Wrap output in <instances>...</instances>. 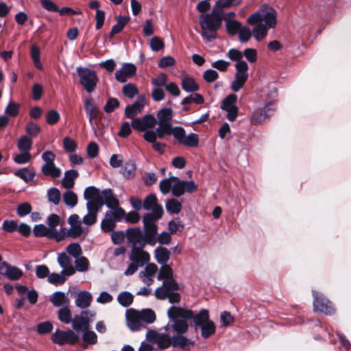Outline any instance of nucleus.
Here are the masks:
<instances>
[{"instance_id": "obj_1", "label": "nucleus", "mask_w": 351, "mask_h": 351, "mask_svg": "<svg viewBox=\"0 0 351 351\" xmlns=\"http://www.w3.org/2000/svg\"><path fill=\"white\" fill-rule=\"evenodd\" d=\"M167 315L173 322L170 327L173 332H176V334H184L189 328L187 320L193 317V311L180 306H172L169 308Z\"/></svg>"}, {"instance_id": "obj_2", "label": "nucleus", "mask_w": 351, "mask_h": 351, "mask_svg": "<svg viewBox=\"0 0 351 351\" xmlns=\"http://www.w3.org/2000/svg\"><path fill=\"white\" fill-rule=\"evenodd\" d=\"M216 9H213L210 14H206L199 20L202 28V36L208 41H212L216 38V32L221 28L222 18Z\"/></svg>"}, {"instance_id": "obj_3", "label": "nucleus", "mask_w": 351, "mask_h": 351, "mask_svg": "<svg viewBox=\"0 0 351 351\" xmlns=\"http://www.w3.org/2000/svg\"><path fill=\"white\" fill-rule=\"evenodd\" d=\"M77 73L80 77V83L88 93L95 90L98 77L95 71L86 67H77Z\"/></svg>"}, {"instance_id": "obj_4", "label": "nucleus", "mask_w": 351, "mask_h": 351, "mask_svg": "<svg viewBox=\"0 0 351 351\" xmlns=\"http://www.w3.org/2000/svg\"><path fill=\"white\" fill-rule=\"evenodd\" d=\"M237 72L235 79L232 82L230 88L234 92L239 91L248 78V65L245 61H239L235 64Z\"/></svg>"}, {"instance_id": "obj_5", "label": "nucleus", "mask_w": 351, "mask_h": 351, "mask_svg": "<svg viewBox=\"0 0 351 351\" xmlns=\"http://www.w3.org/2000/svg\"><path fill=\"white\" fill-rule=\"evenodd\" d=\"M237 95L230 94L222 101L221 108L227 112L226 118L230 121H234L239 114V108L236 106Z\"/></svg>"}, {"instance_id": "obj_6", "label": "nucleus", "mask_w": 351, "mask_h": 351, "mask_svg": "<svg viewBox=\"0 0 351 351\" xmlns=\"http://www.w3.org/2000/svg\"><path fill=\"white\" fill-rule=\"evenodd\" d=\"M54 343L62 346L66 343L75 345L79 340V336L73 330L62 331L58 329L51 336Z\"/></svg>"}, {"instance_id": "obj_7", "label": "nucleus", "mask_w": 351, "mask_h": 351, "mask_svg": "<svg viewBox=\"0 0 351 351\" xmlns=\"http://www.w3.org/2000/svg\"><path fill=\"white\" fill-rule=\"evenodd\" d=\"M314 295L313 306L315 311L323 313L327 315H333L335 308L332 303L322 295Z\"/></svg>"}, {"instance_id": "obj_8", "label": "nucleus", "mask_w": 351, "mask_h": 351, "mask_svg": "<svg viewBox=\"0 0 351 351\" xmlns=\"http://www.w3.org/2000/svg\"><path fill=\"white\" fill-rule=\"evenodd\" d=\"M147 244V243L143 242L139 246H132L131 250L130 260L140 265V267H143L150 260L149 254L143 250V248Z\"/></svg>"}, {"instance_id": "obj_9", "label": "nucleus", "mask_w": 351, "mask_h": 351, "mask_svg": "<svg viewBox=\"0 0 351 351\" xmlns=\"http://www.w3.org/2000/svg\"><path fill=\"white\" fill-rule=\"evenodd\" d=\"M197 185L193 180H178L172 186L171 192L174 197H178L184 193H192L197 191Z\"/></svg>"}, {"instance_id": "obj_10", "label": "nucleus", "mask_w": 351, "mask_h": 351, "mask_svg": "<svg viewBox=\"0 0 351 351\" xmlns=\"http://www.w3.org/2000/svg\"><path fill=\"white\" fill-rule=\"evenodd\" d=\"M274 103L269 102L263 108L256 110L252 117L251 123L253 125H258L262 123L266 119L269 118L274 112Z\"/></svg>"}, {"instance_id": "obj_11", "label": "nucleus", "mask_w": 351, "mask_h": 351, "mask_svg": "<svg viewBox=\"0 0 351 351\" xmlns=\"http://www.w3.org/2000/svg\"><path fill=\"white\" fill-rule=\"evenodd\" d=\"M92 315L89 311H83L80 315H76L72 320V326L76 331H83L89 329Z\"/></svg>"}, {"instance_id": "obj_12", "label": "nucleus", "mask_w": 351, "mask_h": 351, "mask_svg": "<svg viewBox=\"0 0 351 351\" xmlns=\"http://www.w3.org/2000/svg\"><path fill=\"white\" fill-rule=\"evenodd\" d=\"M136 66L132 63H124L122 67L115 72V79L124 83L128 78H131L136 75Z\"/></svg>"}, {"instance_id": "obj_13", "label": "nucleus", "mask_w": 351, "mask_h": 351, "mask_svg": "<svg viewBox=\"0 0 351 351\" xmlns=\"http://www.w3.org/2000/svg\"><path fill=\"white\" fill-rule=\"evenodd\" d=\"M84 107L90 124H93L94 119H101L102 117V112L95 105L92 97L85 99L84 101Z\"/></svg>"}, {"instance_id": "obj_14", "label": "nucleus", "mask_w": 351, "mask_h": 351, "mask_svg": "<svg viewBox=\"0 0 351 351\" xmlns=\"http://www.w3.org/2000/svg\"><path fill=\"white\" fill-rule=\"evenodd\" d=\"M47 223L49 226V229L52 231V234L56 237V241L60 242L66 238L64 228H62V231L58 232L56 227L60 223V218L57 214H51L47 219Z\"/></svg>"}, {"instance_id": "obj_15", "label": "nucleus", "mask_w": 351, "mask_h": 351, "mask_svg": "<svg viewBox=\"0 0 351 351\" xmlns=\"http://www.w3.org/2000/svg\"><path fill=\"white\" fill-rule=\"evenodd\" d=\"M127 320L128 327L132 331H137L143 326L139 315V311L134 309L127 311Z\"/></svg>"}, {"instance_id": "obj_16", "label": "nucleus", "mask_w": 351, "mask_h": 351, "mask_svg": "<svg viewBox=\"0 0 351 351\" xmlns=\"http://www.w3.org/2000/svg\"><path fill=\"white\" fill-rule=\"evenodd\" d=\"M126 237L128 241L136 246V244L141 245L145 241V235L143 234L140 228H130L126 230Z\"/></svg>"}, {"instance_id": "obj_17", "label": "nucleus", "mask_w": 351, "mask_h": 351, "mask_svg": "<svg viewBox=\"0 0 351 351\" xmlns=\"http://www.w3.org/2000/svg\"><path fill=\"white\" fill-rule=\"evenodd\" d=\"M143 137L145 141L152 143V148L154 151L158 152L159 154H162L165 152L166 144L158 142L154 134V130H148L144 132Z\"/></svg>"}, {"instance_id": "obj_18", "label": "nucleus", "mask_w": 351, "mask_h": 351, "mask_svg": "<svg viewBox=\"0 0 351 351\" xmlns=\"http://www.w3.org/2000/svg\"><path fill=\"white\" fill-rule=\"evenodd\" d=\"M145 232V243L154 246L157 243L158 225L156 223L143 226Z\"/></svg>"}, {"instance_id": "obj_19", "label": "nucleus", "mask_w": 351, "mask_h": 351, "mask_svg": "<svg viewBox=\"0 0 351 351\" xmlns=\"http://www.w3.org/2000/svg\"><path fill=\"white\" fill-rule=\"evenodd\" d=\"M172 346L173 348H181L184 350H189L190 346H194L195 341H192L183 334H176L172 337Z\"/></svg>"}, {"instance_id": "obj_20", "label": "nucleus", "mask_w": 351, "mask_h": 351, "mask_svg": "<svg viewBox=\"0 0 351 351\" xmlns=\"http://www.w3.org/2000/svg\"><path fill=\"white\" fill-rule=\"evenodd\" d=\"M164 214L162 206H157L153 212L145 213L143 217V226L156 223L157 221L160 219Z\"/></svg>"}, {"instance_id": "obj_21", "label": "nucleus", "mask_w": 351, "mask_h": 351, "mask_svg": "<svg viewBox=\"0 0 351 351\" xmlns=\"http://www.w3.org/2000/svg\"><path fill=\"white\" fill-rule=\"evenodd\" d=\"M101 196L104 198V204L109 208H117L119 205L118 199L114 195L111 189H106L101 191Z\"/></svg>"}, {"instance_id": "obj_22", "label": "nucleus", "mask_w": 351, "mask_h": 351, "mask_svg": "<svg viewBox=\"0 0 351 351\" xmlns=\"http://www.w3.org/2000/svg\"><path fill=\"white\" fill-rule=\"evenodd\" d=\"M173 125L171 123H158V128L154 131L155 137L163 139L166 136L171 135Z\"/></svg>"}, {"instance_id": "obj_23", "label": "nucleus", "mask_w": 351, "mask_h": 351, "mask_svg": "<svg viewBox=\"0 0 351 351\" xmlns=\"http://www.w3.org/2000/svg\"><path fill=\"white\" fill-rule=\"evenodd\" d=\"M92 300V295L86 291H82L78 293L75 304L79 308H86L90 305Z\"/></svg>"}, {"instance_id": "obj_24", "label": "nucleus", "mask_w": 351, "mask_h": 351, "mask_svg": "<svg viewBox=\"0 0 351 351\" xmlns=\"http://www.w3.org/2000/svg\"><path fill=\"white\" fill-rule=\"evenodd\" d=\"M33 233L36 237H47L56 241V237L52 234V231L44 224L35 225L33 228Z\"/></svg>"}, {"instance_id": "obj_25", "label": "nucleus", "mask_w": 351, "mask_h": 351, "mask_svg": "<svg viewBox=\"0 0 351 351\" xmlns=\"http://www.w3.org/2000/svg\"><path fill=\"white\" fill-rule=\"evenodd\" d=\"M50 302L54 306H68L70 303L69 299L66 296L65 293L62 291H56L53 293L50 298Z\"/></svg>"}, {"instance_id": "obj_26", "label": "nucleus", "mask_w": 351, "mask_h": 351, "mask_svg": "<svg viewBox=\"0 0 351 351\" xmlns=\"http://www.w3.org/2000/svg\"><path fill=\"white\" fill-rule=\"evenodd\" d=\"M79 176L77 171L75 169L67 170L64 173V177L62 180V184L66 189L73 187L75 179Z\"/></svg>"}, {"instance_id": "obj_27", "label": "nucleus", "mask_w": 351, "mask_h": 351, "mask_svg": "<svg viewBox=\"0 0 351 351\" xmlns=\"http://www.w3.org/2000/svg\"><path fill=\"white\" fill-rule=\"evenodd\" d=\"M181 86L186 93H194L199 90V86L193 77L186 76L182 80Z\"/></svg>"}, {"instance_id": "obj_28", "label": "nucleus", "mask_w": 351, "mask_h": 351, "mask_svg": "<svg viewBox=\"0 0 351 351\" xmlns=\"http://www.w3.org/2000/svg\"><path fill=\"white\" fill-rule=\"evenodd\" d=\"M143 104L136 101L131 105H128L125 109V116L128 119H134L138 112H141L143 108Z\"/></svg>"}, {"instance_id": "obj_29", "label": "nucleus", "mask_w": 351, "mask_h": 351, "mask_svg": "<svg viewBox=\"0 0 351 351\" xmlns=\"http://www.w3.org/2000/svg\"><path fill=\"white\" fill-rule=\"evenodd\" d=\"M41 171L45 176H50L52 178H59L61 175V170L55 165V163L44 164Z\"/></svg>"}, {"instance_id": "obj_30", "label": "nucleus", "mask_w": 351, "mask_h": 351, "mask_svg": "<svg viewBox=\"0 0 351 351\" xmlns=\"http://www.w3.org/2000/svg\"><path fill=\"white\" fill-rule=\"evenodd\" d=\"M155 258L159 264H166L170 258V252L167 248L158 246L154 250Z\"/></svg>"}, {"instance_id": "obj_31", "label": "nucleus", "mask_w": 351, "mask_h": 351, "mask_svg": "<svg viewBox=\"0 0 351 351\" xmlns=\"http://www.w3.org/2000/svg\"><path fill=\"white\" fill-rule=\"evenodd\" d=\"M153 333L156 337L154 341L157 342L159 348L164 350L172 346V337L171 338L168 335H158L154 331H153Z\"/></svg>"}, {"instance_id": "obj_32", "label": "nucleus", "mask_w": 351, "mask_h": 351, "mask_svg": "<svg viewBox=\"0 0 351 351\" xmlns=\"http://www.w3.org/2000/svg\"><path fill=\"white\" fill-rule=\"evenodd\" d=\"M240 3V0H218L213 7L219 14H223V9L237 5Z\"/></svg>"}, {"instance_id": "obj_33", "label": "nucleus", "mask_w": 351, "mask_h": 351, "mask_svg": "<svg viewBox=\"0 0 351 351\" xmlns=\"http://www.w3.org/2000/svg\"><path fill=\"white\" fill-rule=\"evenodd\" d=\"M101 195L99 189L93 186L86 187L84 192V197L87 201L104 199Z\"/></svg>"}, {"instance_id": "obj_34", "label": "nucleus", "mask_w": 351, "mask_h": 351, "mask_svg": "<svg viewBox=\"0 0 351 351\" xmlns=\"http://www.w3.org/2000/svg\"><path fill=\"white\" fill-rule=\"evenodd\" d=\"M143 208L146 210H152L153 212L154 209L157 206H162V205L158 203V198L154 193H151L147 195L143 202Z\"/></svg>"}, {"instance_id": "obj_35", "label": "nucleus", "mask_w": 351, "mask_h": 351, "mask_svg": "<svg viewBox=\"0 0 351 351\" xmlns=\"http://www.w3.org/2000/svg\"><path fill=\"white\" fill-rule=\"evenodd\" d=\"M157 123H171L173 116V112L171 108H163L157 112Z\"/></svg>"}, {"instance_id": "obj_36", "label": "nucleus", "mask_w": 351, "mask_h": 351, "mask_svg": "<svg viewBox=\"0 0 351 351\" xmlns=\"http://www.w3.org/2000/svg\"><path fill=\"white\" fill-rule=\"evenodd\" d=\"M166 209L170 214H178L182 208V204L176 199H168L165 203Z\"/></svg>"}, {"instance_id": "obj_37", "label": "nucleus", "mask_w": 351, "mask_h": 351, "mask_svg": "<svg viewBox=\"0 0 351 351\" xmlns=\"http://www.w3.org/2000/svg\"><path fill=\"white\" fill-rule=\"evenodd\" d=\"M139 315L141 317V322L143 324H152L154 322L156 319V315L155 312L150 308L143 309L139 311Z\"/></svg>"}, {"instance_id": "obj_38", "label": "nucleus", "mask_w": 351, "mask_h": 351, "mask_svg": "<svg viewBox=\"0 0 351 351\" xmlns=\"http://www.w3.org/2000/svg\"><path fill=\"white\" fill-rule=\"evenodd\" d=\"M201 328V335L204 339H208L212 335L215 334L216 327L215 323L209 320L204 324L200 326Z\"/></svg>"}, {"instance_id": "obj_39", "label": "nucleus", "mask_w": 351, "mask_h": 351, "mask_svg": "<svg viewBox=\"0 0 351 351\" xmlns=\"http://www.w3.org/2000/svg\"><path fill=\"white\" fill-rule=\"evenodd\" d=\"M196 326H201L208 321L209 319V313L206 309H202L197 315H194L191 318Z\"/></svg>"}, {"instance_id": "obj_40", "label": "nucleus", "mask_w": 351, "mask_h": 351, "mask_svg": "<svg viewBox=\"0 0 351 351\" xmlns=\"http://www.w3.org/2000/svg\"><path fill=\"white\" fill-rule=\"evenodd\" d=\"M173 277V271L171 267L168 264H162L157 276L158 280L169 279Z\"/></svg>"}, {"instance_id": "obj_41", "label": "nucleus", "mask_w": 351, "mask_h": 351, "mask_svg": "<svg viewBox=\"0 0 351 351\" xmlns=\"http://www.w3.org/2000/svg\"><path fill=\"white\" fill-rule=\"evenodd\" d=\"M268 27H266V25L261 23L257 24L254 28L253 29V34L254 37L257 40H261L263 39L267 34Z\"/></svg>"}, {"instance_id": "obj_42", "label": "nucleus", "mask_w": 351, "mask_h": 351, "mask_svg": "<svg viewBox=\"0 0 351 351\" xmlns=\"http://www.w3.org/2000/svg\"><path fill=\"white\" fill-rule=\"evenodd\" d=\"M32 146V140L27 136H21L17 142V147L20 151L29 152Z\"/></svg>"}, {"instance_id": "obj_43", "label": "nucleus", "mask_w": 351, "mask_h": 351, "mask_svg": "<svg viewBox=\"0 0 351 351\" xmlns=\"http://www.w3.org/2000/svg\"><path fill=\"white\" fill-rule=\"evenodd\" d=\"M263 21L265 22L264 25L269 28H274L276 25V15L274 10L267 12L263 18Z\"/></svg>"}, {"instance_id": "obj_44", "label": "nucleus", "mask_w": 351, "mask_h": 351, "mask_svg": "<svg viewBox=\"0 0 351 351\" xmlns=\"http://www.w3.org/2000/svg\"><path fill=\"white\" fill-rule=\"evenodd\" d=\"M104 205V199L87 201L86 208L88 212L98 213Z\"/></svg>"}, {"instance_id": "obj_45", "label": "nucleus", "mask_w": 351, "mask_h": 351, "mask_svg": "<svg viewBox=\"0 0 351 351\" xmlns=\"http://www.w3.org/2000/svg\"><path fill=\"white\" fill-rule=\"evenodd\" d=\"M136 165L132 162H127L122 167L121 173L123 176L128 179L132 178L135 174Z\"/></svg>"}, {"instance_id": "obj_46", "label": "nucleus", "mask_w": 351, "mask_h": 351, "mask_svg": "<svg viewBox=\"0 0 351 351\" xmlns=\"http://www.w3.org/2000/svg\"><path fill=\"white\" fill-rule=\"evenodd\" d=\"M14 175L24 180L25 182H28L34 179L35 173L29 171L27 168H22L17 170L14 173Z\"/></svg>"}, {"instance_id": "obj_47", "label": "nucleus", "mask_w": 351, "mask_h": 351, "mask_svg": "<svg viewBox=\"0 0 351 351\" xmlns=\"http://www.w3.org/2000/svg\"><path fill=\"white\" fill-rule=\"evenodd\" d=\"M113 211H107L106 213V217H112L114 221H121L125 216V212L119 205L114 208H112Z\"/></svg>"}, {"instance_id": "obj_48", "label": "nucleus", "mask_w": 351, "mask_h": 351, "mask_svg": "<svg viewBox=\"0 0 351 351\" xmlns=\"http://www.w3.org/2000/svg\"><path fill=\"white\" fill-rule=\"evenodd\" d=\"M117 300L121 306L128 307L133 302L134 296L130 292L123 291L118 295Z\"/></svg>"}, {"instance_id": "obj_49", "label": "nucleus", "mask_w": 351, "mask_h": 351, "mask_svg": "<svg viewBox=\"0 0 351 351\" xmlns=\"http://www.w3.org/2000/svg\"><path fill=\"white\" fill-rule=\"evenodd\" d=\"M226 31L230 36H234L242 27V24L236 20L228 21L226 23Z\"/></svg>"}, {"instance_id": "obj_50", "label": "nucleus", "mask_w": 351, "mask_h": 351, "mask_svg": "<svg viewBox=\"0 0 351 351\" xmlns=\"http://www.w3.org/2000/svg\"><path fill=\"white\" fill-rule=\"evenodd\" d=\"M47 198L49 202L54 205H58L61 199L60 191L55 187L49 189L47 191Z\"/></svg>"}, {"instance_id": "obj_51", "label": "nucleus", "mask_w": 351, "mask_h": 351, "mask_svg": "<svg viewBox=\"0 0 351 351\" xmlns=\"http://www.w3.org/2000/svg\"><path fill=\"white\" fill-rule=\"evenodd\" d=\"M82 340L88 345H94L97 342V335L93 330L86 329L82 331Z\"/></svg>"}, {"instance_id": "obj_52", "label": "nucleus", "mask_w": 351, "mask_h": 351, "mask_svg": "<svg viewBox=\"0 0 351 351\" xmlns=\"http://www.w3.org/2000/svg\"><path fill=\"white\" fill-rule=\"evenodd\" d=\"M63 201L67 206L74 207L77 204V196L71 191H67L63 194Z\"/></svg>"}, {"instance_id": "obj_53", "label": "nucleus", "mask_w": 351, "mask_h": 351, "mask_svg": "<svg viewBox=\"0 0 351 351\" xmlns=\"http://www.w3.org/2000/svg\"><path fill=\"white\" fill-rule=\"evenodd\" d=\"M192 102H194L196 104H202L204 102V99L200 94L194 93L184 98L181 101V104L186 106Z\"/></svg>"}, {"instance_id": "obj_54", "label": "nucleus", "mask_w": 351, "mask_h": 351, "mask_svg": "<svg viewBox=\"0 0 351 351\" xmlns=\"http://www.w3.org/2000/svg\"><path fill=\"white\" fill-rule=\"evenodd\" d=\"M182 145L190 147H197L199 145L198 135L195 133H191L188 136H185Z\"/></svg>"}, {"instance_id": "obj_55", "label": "nucleus", "mask_w": 351, "mask_h": 351, "mask_svg": "<svg viewBox=\"0 0 351 351\" xmlns=\"http://www.w3.org/2000/svg\"><path fill=\"white\" fill-rule=\"evenodd\" d=\"M122 92L125 97L132 99L138 93V90L134 84L129 83L123 87Z\"/></svg>"}, {"instance_id": "obj_56", "label": "nucleus", "mask_w": 351, "mask_h": 351, "mask_svg": "<svg viewBox=\"0 0 351 351\" xmlns=\"http://www.w3.org/2000/svg\"><path fill=\"white\" fill-rule=\"evenodd\" d=\"M77 271L80 272L86 271L89 268V261L85 256H79L75 261Z\"/></svg>"}, {"instance_id": "obj_57", "label": "nucleus", "mask_w": 351, "mask_h": 351, "mask_svg": "<svg viewBox=\"0 0 351 351\" xmlns=\"http://www.w3.org/2000/svg\"><path fill=\"white\" fill-rule=\"evenodd\" d=\"M23 275V271L16 266L10 265L6 278L11 280H18Z\"/></svg>"}, {"instance_id": "obj_58", "label": "nucleus", "mask_w": 351, "mask_h": 351, "mask_svg": "<svg viewBox=\"0 0 351 351\" xmlns=\"http://www.w3.org/2000/svg\"><path fill=\"white\" fill-rule=\"evenodd\" d=\"M116 226L115 221L110 217H106L101 221V228L104 232L113 231Z\"/></svg>"}, {"instance_id": "obj_59", "label": "nucleus", "mask_w": 351, "mask_h": 351, "mask_svg": "<svg viewBox=\"0 0 351 351\" xmlns=\"http://www.w3.org/2000/svg\"><path fill=\"white\" fill-rule=\"evenodd\" d=\"M66 252L73 257L77 258L81 256L82 250L80 245L78 243H72L66 247Z\"/></svg>"}, {"instance_id": "obj_60", "label": "nucleus", "mask_w": 351, "mask_h": 351, "mask_svg": "<svg viewBox=\"0 0 351 351\" xmlns=\"http://www.w3.org/2000/svg\"><path fill=\"white\" fill-rule=\"evenodd\" d=\"M120 106V102L118 99L114 97H109L104 107V110L106 113H111Z\"/></svg>"}, {"instance_id": "obj_61", "label": "nucleus", "mask_w": 351, "mask_h": 351, "mask_svg": "<svg viewBox=\"0 0 351 351\" xmlns=\"http://www.w3.org/2000/svg\"><path fill=\"white\" fill-rule=\"evenodd\" d=\"M58 318L62 322L65 324H69L72 321L71 311L67 306L58 311Z\"/></svg>"}, {"instance_id": "obj_62", "label": "nucleus", "mask_w": 351, "mask_h": 351, "mask_svg": "<svg viewBox=\"0 0 351 351\" xmlns=\"http://www.w3.org/2000/svg\"><path fill=\"white\" fill-rule=\"evenodd\" d=\"M117 23L112 26L113 32L120 33L130 21V18L127 16H119L116 18Z\"/></svg>"}, {"instance_id": "obj_63", "label": "nucleus", "mask_w": 351, "mask_h": 351, "mask_svg": "<svg viewBox=\"0 0 351 351\" xmlns=\"http://www.w3.org/2000/svg\"><path fill=\"white\" fill-rule=\"evenodd\" d=\"M162 285L168 292L176 291L180 289L179 284L173 277L167 280L165 279V280H163Z\"/></svg>"}, {"instance_id": "obj_64", "label": "nucleus", "mask_w": 351, "mask_h": 351, "mask_svg": "<svg viewBox=\"0 0 351 351\" xmlns=\"http://www.w3.org/2000/svg\"><path fill=\"white\" fill-rule=\"evenodd\" d=\"M32 210V205L28 202L20 204L16 208V213L19 217H25L31 213Z\"/></svg>"}]
</instances>
